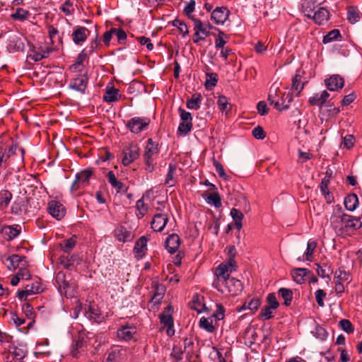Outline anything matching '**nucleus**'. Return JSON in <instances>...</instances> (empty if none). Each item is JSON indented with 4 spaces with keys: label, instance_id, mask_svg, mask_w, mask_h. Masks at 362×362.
I'll list each match as a JSON object with an SVG mask.
<instances>
[{
    "label": "nucleus",
    "instance_id": "1",
    "mask_svg": "<svg viewBox=\"0 0 362 362\" xmlns=\"http://www.w3.org/2000/svg\"><path fill=\"white\" fill-rule=\"evenodd\" d=\"M236 268V262L232 258L219 264L216 269L213 287L223 294L237 296L240 293L243 288L242 282L230 276V273L235 271Z\"/></svg>",
    "mask_w": 362,
    "mask_h": 362
},
{
    "label": "nucleus",
    "instance_id": "2",
    "mask_svg": "<svg viewBox=\"0 0 362 362\" xmlns=\"http://www.w3.org/2000/svg\"><path fill=\"white\" fill-rule=\"evenodd\" d=\"M330 223L336 234L339 236L350 235L354 230L362 227L360 218L345 214L339 205L333 208Z\"/></svg>",
    "mask_w": 362,
    "mask_h": 362
},
{
    "label": "nucleus",
    "instance_id": "3",
    "mask_svg": "<svg viewBox=\"0 0 362 362\" xmlns=\"http://www.w3.org/2000/svg\"><path fill=\"white\" fill-rule=\"evenodd\" d=\"M268 100L270 105H274L279 111L286 110L289 108L291 102L293 101L292 93H279L277 88L273 89L271 88Z\"/></svg>",
    "mask_w": 362,
    "mask_h": 362
},
{
    "label": "nucleus",
    "instance_id": "4",
    "mask_svg": "<svg viewBox=\"0 0 362 362\" xmlns=\"http://www.w3.org/2000/svg\"><path fill=\"white\" fill-rule=\"evenodd\" d=\"M26 351L15 344L0 348V362H23Z\"/></svg>",
    "mask_w": 362,
    "mask_h": 362
},
{
    "label": "nucleus",
    "instance_id": "5",
    "mask_svg": "<svg viewBox=\"0 0 362 362\" xmlns=\"http://www.w3.org/2000/svg\"><path fill=\"white\" fill-rule=\"evenodd\" d=\"M151 119L146 117H134L127 121V128L134 134H139L146 130L149 126Z\"/></svg>",
    "mask_w": 362,
    "mask_h": 362
},
{
    "label": "nucleus",
    "instance_id": "6",
    "mask_svg": "<svg viewBox=\"0 0 362 362\" xmlns=\"http://www.w3.org/2000/svg\"><path fill=\"white\" fill-rule=\"evenodd\" d=\"M92 175L93 170L90 168L86 169L77 173L76 179L71 187V190L75 192L82 187L88 186Z\"/></svg>",
    "mask_w": 362,
    "mask_h": 362
},
{
    "label": "nucleus",
    "instance_id": "7",
    "mask_svg": "<svg viewBox=\"0 0 362 362\" xmlns=\"http://www.w3.org/2000/svg\"><path fill=\"white\" fill-rule=\"evenodd\" d=\"M172 311L173 308L169 305L165 308V310L159 315L160 323L167 327L166 332L170 337L175 334V329L173 328V318L171 315Z\"/></svg>",
    "mask_w": 362,
    "mask_h": 362
},
{
    "label": "nucleus",
    "instance_id": "8",
    "mask_svg": "<svg viewBox=\"0 0 362 362\" xmlns=\"http://www.w3.org/2000/svg\"><path fill=\"white\" fill-rule=\"evenodd\" d=\"M122 153V164L127 166L139 158L140 149L136 144H131L123 150Z\"/></svg>",
    "mask_w": 362,
    "mask_h": 362
},
{
    "label": "nucleus",
    "instance_id": "9",
    "mask_svg": "<svg viewBox=\"0 0 362 362\" xmlns=\"http://www.w3.org/2000/svg\"><path fill=\"white\" fill-rule=\"evenodd\" d=\"M42 291V284L39 281H35L31 284L26 285L25 289L18 291L17 296L21 300H26L28 296L40 293Z\"/></svg>",
    "mask_w": 362,
    "mask_h": 362
},
{
    "label": "nucleus",
    "instance_id": "10",
    "mask_svg": "<svg viewBox=\"0 0 362 362\" xmlns=\"http://www.w3.org/2000/svg\"><path fill=\"white\" fill-rule=\"evenodd\" d=\"M87 337L83 333H80L78 338L71 345V353L73 357L78 358L79 355L84 352L87 348Z\"/></svg>",
    "mask_w": 362,
    "mask_h": 362
},
{
    "label": "nucleus",
    "instance_id": "11",
    "mask_svg": "<svg viewBox=\"0 0 362 362\" xmlns=\"http://www.w3.org/2000/svg\"><path fill=\"white\" fill-rule=\"evenodd\" d=\"M47 210L49 214L57 220L62 219L66 214L65 207L57 200H51L48 202Z\"/></svg>",
    "mask_w": 362,
    "mask_h": 362
},
{
    "label": "nucleus",
    "instance_id": "12",
    "mask_svg": "<svg viewBox=\"0 0 362 362\" xmlns=\"http://www.w3.org/2000/svg\"><path fill=\"white\" fill-rule=\"evenodd\" d=\"M21 233V226L19 225H3L0 227V233L7 241H11L17 238Z\"/></svg>",
    "mask_w": 362,
    "mask_h": 362
},
{
    "label": "nucleus",
    "instance_id": "13",
    "mask_svg": "<svg viewBox=\"0 0 362 362\" xmlns=\"http://www.w3.org/2000/svg\"><path fill=\"white\" fill-rule=\"evenodd\" d=\"M88 78L86 74H81L71 80L69 87L76 91L85 94Z\"/></svg>",
    "mask_w": 362,
    "mask_h": 362
},
{
    "label": "nucleus",
    "instance_id": "14",
    "mask_svg": "<svg viewBox=\"0 0 362 362\" xmlns=\"http://www.w3.org/2000/svg\"><path fill=\"white\" fill-rule=\"evenodd\" d=\"M229 14L230 11L226 7H217L212 11L211 19L217 25H223L228 19Z\"/></svg>",
    "mask_w": 362,
    "mask_h": 362
},
{
    "label": "nucleus",
    "instance_id": "15",
    "mask_svg": "<svg viewBox=\"0 0 362 362\" xmlns=\"http://www.w3.org/2000/svg\"><path fill=\"white\" fill-rule=\"evenodd\" d=\"M127 351L125 349L115 346L109 352L105 362H122L126 360Z\"/></svg>",
    "mask_w": 362,
    "mask_h": 362
},
{
    "label": "nucleus",
    "instance_id": "16",
    "mask_svg": "<svg viewBox=\"0 0 362 362\" xmlns=\"http://www.w3.org/2000/svg\"><path fill=\"white\" fill-rule=\"evenodd\" d=\"M136 332V329L134 326L126 324L118 329L117 335L119 339L129 341L133 339Z\"/></svg>",
    "mask_w": 362,
    "mask_h": 362
},
{
    "label": "nucleus",
    "instance_id": "17",
    "mask_svg": "<svg viewBox=\"0 0 362 362\" xmlns=\"http://www.w3.org/2000/svg\"><path fill=\"white\" fill-rule=\"evenodd\" d=\"M325 84L328 90L335 91L344 87V80L339 75H332L325 80Z\"/></svg>",
    "mask_w": 362,
    "mask_h": 362
},
{
    "label": "nucleus",
    "instance_id": "18",
    "mask_svg": "<svg viewBox=\"0 0 362 362\" xmlns=\"http://www.w3.org/2000/svg\"><path fill=\"white\" fill-rule=\"evenodd\" d=\"M81 262V258L77 255H62L59 258V263L66 269H70Z\"/></svg>",
    "mask_w": 362,
    "mask_h": 362
},
{
    "label": "nucleus",
    "instance_id": "19",
    "mask_svg": "<svg viewBox=\"0 0 362 362\" xmlns=\"http://www.w3.org/2000/svg\"><path fill=\"white\" fill-rule=\"evenodd\" d=\"M6 260L9 262L7 265L9 270L19 269L22 265L28 266V262L25 256L14 254L8 257Z\"/></svg>",
    "mask_w": 362,
    "mask_h": 362
},
{
    "label": "nucleus",
    "instance_id": "20",
    "mask_svg": "<svg viewBox=\"0 0 362 362\" xmlns=\"http://www.w3.org/2000/svg\"><path fill=\"white\" fill-rule=\"evenodd\" d=\"M147 242L148 239L146 236H141L136 240L134 247V252L136 259H141L146 255Z\"/></svg>",
    "mask_w": 362,
    "mask_h": 362
},
{
    "label": "nucleus",
    "instance_id": "21",
    "mask_svg": "<svg viewBox=\"0 0 362 362\" xmlns=\"http://www.w3.org/2000/svg\"><path fill=\"white\" fill-rule=\"evenodd\" d=\"M168 216L165 214H157L151 221V228L154 231L160 232L168 223Z\"/></svg>",
    "mask_w": 362,
    "mask_h": 362
},
{
    "label": "nucleus",
    "instance_id": "22",
    "mask_svg": "<svg viewBox=\"0 0 362 362\" xmlns=\"http://www.w3.org/2000/svg\"><path fill=\"white\" fill-rule=\"evenodd\" d=\"M90 33L86 27H77L72 33V40L76 45H81L84 42Z\"/></svg>",
    "mask_w": 362,
    "mask_h": 362
},
{
    "label": "nucleus",
    "instance_id": "23",
    "mask_svg": "<svg viewBox=\"0 0 362 362\" xmlns=\"http://www.w3.org/2000/svg\"><path fill=\"white\" fill-rule=\"evenodd\" d=\"M114 236L118 241L122 243L132 240V239L131 231L123 226H119L115 229Z\"/></svg>",
    "mask_w": 362,
    "mask_h": 362
},
{
    "label": "nucleus",
    "instance_id": "24",
    "mask_svg": "<svg viewBox=\"0 0 362 362\" xmlns=\"http://www.w3.org/2000/svg\"><path fill=\"white\" fill-rule=\"evenodd\" d=\"M159 153V145L158 142L153 141L152 139H148L145 148L144 154V159H153V156Z\"/></svg>",
    "mask_w": 362,
    "mask_h": 362
},
{
    "label": "nucleus",
    "instance_id": "25",
    "mask_svg": "<svg viewBox=\"0 0 362 362\" xmlns=\"http://www.w3.org/2000/svg\"><path fill=\"white\" fill-rule=\"evenodd\" d=\"M165 248L170 253H175L180 245V238L177 234L170 235L165 240Z\"/></svg>",
    "mask_w": 362,
    "mask_h": 362
},
{
    "label": "nucleus",
    "instance_id": "26",
    "mask_svg": "<svg viewBox=\"0 0 362 362\" xmlns=\"http://www.w3.org/2000/svg\"><path fill=\"white\" fill-rule=\"evenodd\" d=\"M311 18L317 24L323 25L329 19V11L324 7H320L317 11H315Z\"/></svg>",
    "mask_w": 362,
    "mask_h": 362
},
{
    "label": "nucleus",
    "instance_id": "27",
    "mask_svg": "<svg viewBox=\"0 0 362 362\" xmlns=\"http://www.w3.org/2000/svg\"><path fill=\"white\" fill-rule=\"evenodd\" d=\"M107 179L111 186L115 188L117 193L126 192L127 188L119 180H118L113 171H109L107 174Z\"/></svg>",
    "mask_w": 362,
    "mask_h": 362
},
{
    "label": "nucleus",
    "instance_id": "28",
    "mask_svg": "<svg viewBox=\"0 0 362 362\" xmlns=\"http://www.w3.org/2000/svg\"><path fill=\"white\" fill-rule=\"evenodd\" d=\"M309 274H310V271L305 268H295L291 272L293 280L298 284H303L305 276Z\"/></svg>",
    "mask_w": 362,
    "mask_h": 362
},
{
    "label": "nucleus",
    "instance_id": "29",
    "mask_svg": "<svg viewBox=\"0 0 362 362\" xmlns=\"http://www.w3.org/2000/svg\"><path fill=\"white\" fill-rule=\"evenodd\" d=\"M329 97V93L327 90H323L321 93H315L312 97L309 98L308 103L311 105L322 107L325 103Z\"/></svg>",
    "mask_w": 362,
    "mask_h": 362
},
{
    "label": "nucleus",
    "instance_id": "30",
    "mask_svg": "<svg viewBox=\"0 0 362 362\" xmlns=\"http://www.w3.org/2000/svg\"><path fill=\"white\" fill-rule=\"evenodd\" d=\"M56 282L61 290H63L66 296H71V293L68 294L69 289L71 288L69 281L66 279V274L63 272H59L56 276Z\"/></svg>",
    "mask_w": 362,
    "mask_h": 362
},
{
    "label": "nucleus",
    "instance_id": "31",
    "mask_svg": "<svg viewBox=\"0 0 362 362\" xmlns=\"http://www.w3.org/2000/svg\"><path fill=\"white\" fill-rule=\"evenodd\" d=\"M302 74L300 70H297L292 79L291 88L297 92L296 96H299L300 92L304 88L305 83L302 81Z\"/></svg>",
    "mask_w": 362,
    "mask_h": 362
},
{
    "label": "nucleus",
    "instance_id": "32",
    "mask_svg": "<svg viewBox=\"0 0 362 362\" xmlns=\"http://www.w3.org/2000/svg\"><path fill=\"white\" fill-rule=\"evenodd\" d=\"M13 198L12 193L7 189L0 191V211H5Z\"/></svg>",
    "mask_w": 362,
    "mask_h": 362
},
{
    "label": "nucleus",
    "instance_id": "33",
    "mask_svg": "<svg viewBox=\"0 0 362 362\" xmlns=\"http://www.w3.org/2000/svg\"><path fill=\"white\" fill-rule=\"evenodd\" d=\"M315 2L313 0H303L301 3V11L305 16L311 18L315 13Z\"/></svg>",
    "mask_w": 362,
    "mask_h": 362
},
{
    "label": "nucleus",
    "instance_id": "34",
    "mask_svg": "<svg viewBox=\"0 0 362 362\" xmlns=\"http://www.w3.org/2000/svg\"><path fill=\"white\" fill-rule=\"evenodd\" d=\"M85 316L96 322H100L103 319V317L98 309L90 305L88 306V310H86Z\"/></svg>",
    "mask_w": 362,
    "mask_h": 362
},
{
    "label": "nucleus",
    "instance_id": "35",
    "mask_svg": "<svg viewBox=\"0 0 362 362\" xmlns=\"http://www.w3.org/2000/svg\"><path fill=\"white\" fill-rule=\"evenodd\" d=\"M344 204L347 210L353 211L358 205V197L355 194H349L345 197Z\"/></svg>",
    "mask_w": 362,
    "mask_h": 362
},
{
    "label": "nucleus",
    "instance_id": "36",
    "mask_svg": "<svg viewBox=\"0 0 362 362\" xmlns=\"http://www.w3.org/2000/svg\"><path fill=\"white\" fill-rule=\"evenodd\" d=\"M194 23V32L199 33L207 37L209 35V32L207 30V27L209 28H211V26L208 25H204L200 19L194 18L192 20Z\"/></svg>",
    "mask_w": 362,
    "mask_h": 362
},
{
    "label": "nucleus",
    "instance_id": "37",
    "mask_svg": "<svg viewBox=\"0 0 362 362\" xmlns=\"http://www.w3.org/2000/svg\"><path fill=\"white\" fill-rule=\"evenodd\" d=\"M22 310L25 317L31 320L27 325L28 329H30L35 322L34 318L35 317V313L33 311V307L28 303H23L22 305Z\"/></svg>",
    "mask_w": 362,
    "mask_h": 362
},
{
    "label": "nucleus",
    "instance_id": "38",
    "mask_svg": "<svg viewBox=\"0 0 362 362\" xmlns=\"http://www.w3.org/2000/svg\"><path fill=\"white\" fill-rule=\"evenodd\" d=\"M202 96L200 93H194L187 100V107L190 110H198L200 107Z\"/></svg>",
    "mask_w": 362,
    "mask_h": 362
},
{
    "label": "nucleus",
    "instance_id": "39",
    "mask_svg": "<svg viewBox=\"0 0 362 362\" xmlns=\"http://www.w3.org/2000/svg\"><path fill=\"white\" fill-rule=\"evenodd\" d=\"M76 244V236H72L69 239H66L63 240L59 246L61 250L66 253H69Z\"/></svg>",
    "mask_w": 362,
    "mask_h": 362
},
{
    "label": "nucleus",
    "instance_id": "40",
    "mask_svg": "<svg viewBox=\"0 0 362 362\" xmlns=\"http://www.w3.org/2000/svg\"><path fill=\"white\" fill-rule=\"evenodd\" d=\"M76 7H77V6L75 4L74 0H66L60 6V10L66 16H71V15L74 14V13L75 12V10H76Z\"/></svg>",
    "mask_w": 362,
    "mask_h": 362
},
{
    "label": "nucleus",
    "instance_id": "41",
    "mask_svg": "<svg viewBox=\"0 0 362 362\" xmlns=\"http://www.w3.org/2000/svg\"><path fill=\"white\" fill-rule=\"evenodd\" d=\"M230 216L235 222L236 228L240 230L243 227L242 221L244 218L243 214L240 210L233 208L230 210Z\"/></svg>",
    "mask_w": 362,
    "mask_h": 362
},
{
    "label": "nucleus",
    "instance_id": "42",
    "mask_svg": "<svg viewBox=\"0 0 362 362\" xmlns=\"http://www.w3.org/2000/svg\"><path fill=\"white\" fill-rule=\"evenodd\" d=\"M119 90L115 88L107 89L103 95V100L107 103H112L118 100Z\"/></svg>",
    "mask_w": 362,
    "mask_h": 362
},
{
    "label": "nucleus",
    "instance_id": "43",
    "mask_svg": "<svg viewBox=\"0 0 362 362\" xmlns=\"http://www.w3.org/2000/svg\"><path fill=\"white\" fill-rule=\"evenodd\" d=\"M278 293L284 299V304L286 306H288L291 305V301L293 300V291L291 289L286 288H281L278 291Z\"/></svg>",
    "mask_w": 362,
    "mask_h": 362
},
{
    "label": "nucleus",
    "instance_id": "44",
    "mask_svg": "<svg viewBox=\"0 0 362 362\" xmlns=\"http://www.w3.org/2000/svg\"><path fill=\"white\" fill-rule=\"evenodd\" d=\"M204 197L208 204L214 205L215 207H220L221 206V199L217 192L210 193Z\"/></svg>",
    "mask_w": 362,
    "mask_h": 362
},
{
    "label": "nucleus",
    "instance_id": "45",
    "mask_svg": "<svg viewBox=\"0 0 362 362\" xmlns=\"http://www.w3.org/2000/svg\"><path fill=\"white\" fill-rule=\"evenodd\" d=\"M351 281V275L349 272H346L344 269L339 268L335 272L334 281H339L344 283L345 281L349 282Z\"/></svg>",
    "mask_w": 362,
    "mask_h": 362
},
{
    "label": "nucleus",
    "instance_id": "46",
    "mask_svg": "<svg viewBox=\"0 0 362 362\" xmlns=\"http://www.w3.org/2000/svg\"><path fill=\"white\" fill-rule=\"evenodd\" d=\"M341 37L340 31L337 29H334L323 37L322 42L324 44L329 43L333 41L337 40Z\"/></svg>",
    "mask_w": 362,
    "mask_h": 362
},
{
    "label": "nucleus",
    "instance_id": "47",
    "mask_svg": "<svg viewBox=\"0 0 362 362\" xmlns=\"http://www.w3.org/2000/svg\"><path fill=\"white\" fill-rule=\"evenodd\" d=\"M153 288L155 289V293L152 297L151 300L155 303H158L163 297V295L165 293V288L163 285H160L158 284H154Z\"/></svg>",
    "mask_w": 362,
    "mask_h": 362
},
{
    "label": "nucleus",
    "instance_id": "48",
    "mask_svg": "<svg viewBox=\"0 0 362 362\" xmlns=\"http://www.w3.org/2000/svg\"><path fill=\"white\" fill-rule=\"evenodd\" d=\"M217 105L219 110L222 112L228 113L231 110V105L228 103V100L225 95L218 97Z\"/></svg>",
    "mask_w": 362,
    "mask_h": 362
},
{
    "label": "nucleus",
    "instance_id": "49",
    "mask_svg": "<svg viewBox=\"0 0 362 362\" xmlns=\"http://www.w3.org/2000/svg\"><path fill=\"white\" fill-rule=\"evenodd\" d=\"M136 214L139 218H143L148 211V206L144 203L143 199H140L136 202Z\"/></svg>",
    "mask_w": 362,
    "mask_h": 362
},
{
    "label": "nucleus",
    "instance_id": "50",
    "mask_svg": "<svg viewBox=\"0 0 362 362\" xmlns=\"http://www.w3.org/2000/svg\"><path fill=\"white\" fill-rule=\"evenodd\" d=\"M199 327L210 333L215 331V327L212 324V320L204 317H201L199 320Z\"/></svg>",
    "mask_w": 362,
    "mask_h": 362
},
{
    "label": "nucleus",
    "instance_id": "51",
    "mask_svg": "<svg viewBox=\"0 0 362 362\" xmlns=\"http://www.w3.org/2000/svg\"><path fill=\"white\" fill-rule=\"evenodd\" d=\"M228 39L227 35L222 30H218V35L215 40V47L216 49H221L225 47Z\"/></svg>",
    "mask_w": 362,
    "mask_h": 362
},
{
    "label": "nucleus",
    "instance_id": "52",
    "mask_svg": "<svg viewBox=\"0 0 362 362\" xmlns=\"http://www.w3.org/2000/svg\"><path fill=\"white\" fill-rule=\"evenodd\" d=\"M172 25L174 27L177 28L180 33H182V37H185L189 34L187 25L184 21H182L179 19H175L174 21H173Z\"/></svg>",
    "mask_w": 362,
    "mask_h": 362
},
{
    "label": "nucleus",
    "instance_id": "53",
    "mask_svg": "<svg viewBox=\"0 0 362 362\" xmlns=\"http://www.w3.org/2000/svg\"><path fill=\"white\" fill-rule=\"evenodd\" d=\"M361 18L359 12L354 7H349L347 11V19L351 23L359 21Z\"/></svg>",
    "mask_w": 362,
    "mask_h": 362
},
{
    "label": "nucleus",
    "instance_id": "54",
    "mask_svg": "<svg viewBox=\"0 0 362 362\" xmlns=\"http://www.w3.org/2000/svg\"><path fill=\"white\" fill-rule=\"evenodd\" d=\"M317 247V243L310 240L307 243V248L305 252V257L307 261H312L313 252Z\"/></svg>",
    "mask_w": 362,
    "mask_h": 362
},
{
    "label": "nucleus",
    "instance_id": "55",
    "mask_svg": "<svg viewBox=\"0 0 362 362\" xmlns=\"http://www.w3.org/2000/svg\"><path fill=\"white\" fill-rule=\"evenodd\" d=\"M196 2L194 0H190L187 5L184 8L183 13L186 15L189 19L194 20L195 18L194 16L192 15V13L195 10Z\"/></svg>",
    "mask_w": 362,
    "mask_h": 362
},
{
    "label": "nucleus",
    "instance_id": "56",
    "mask_svg": "<svg viewBox=\"0 0 362 362\" xmlns=\"http://www.w3.org/2000/svg\"><path fill=\"white\" fill-rule=\"evenodd\" d=\"M175 173V167L170 164L168 167V172L166 175L165 184L168 185L169 187H172L175 185V180H174V175Z\"/></svg>",
    "mask_w": 362,
    "mask_h": 362
},
{
    "label": "nucleus",
    "instance_id": "57",
    "mask_svg": "<svg viewBox=\"0 0 362 362\" xmlns=\"http://www.w3.org/2000/svg\"><path fill=\"white\" fill-rule=\"evenodd\" d=\"M52 51L53 49L49 47H46L45 49L40 48V50L35 54V60L40 61L42 59L47 58Z\"/></svg>",
    "mask_w": 362,
    "mask_h": 362
},
{
    "label": "nucleus",
    "instance_id": "58",
    "mask_svg": "<svg viewBox=\"0 0 362 362\" xmlns=\"http://www.w3.org/2000/svg\"><path fill=\"white\" fill-rule=\"evenodd\" d=\"M112 31L117 38L118 43L120 45L124 44L127 40V33L122 28H112Z\"/></svg>",
    "mask_w": 362,
    "mask_h": 362
},
{
    "label": "nucleus",
    "instance_id": "59",
    "mask_svg": "<svg viewBox=\"0 0 362 362\" xmlns=\"http://www.w3.org/2000/svg\"><path fill=\"white\" fill-rule=\"evenodd\" d=\"M272 310L273 308H270L268 305L264 306L259 314V318H262L264 320H267L272 318L274 316Z\"/></svg>",
    "mask_w": 362,
    "mask_h": 362
},
{
    "label": "nucleus",
    "instance_id": "60",
    "mask_svg": "<svg viewBox=\"0 0 362 362\" xmlns=\"http://www.w3.org/2000/svg\"><path fill=\"white\" fill-rule=\"evenodd\" d=\"M340 328L348 334L353 333L354 331L351 322L349 320L343 319L339 322Z\"/></svg>",
    "mask_w": 362,
    "mask_h": 362
},
{
    "label": "nucleus",
    "instance_id": "61",
    "mask_svg": "<svg viewBox=\"0 0 362 362\" xmlns=\"http://www.w3.org/2000/svg\"><path fill=\"white\" fill-rule=\"evenodd\" d=\"M23 206L22 199H16L11 205V212L13 214H20L23 211Z\"/></svg>",
    "mask_w": 362,
    "mask_h": 362
},
{
    "label": "nucleus",
    "instance_id": "62",
    "mask_svg": "<svg viewBox=\"0 0 362 362\" xmlns=\"http://www.w3.org/2000/svg\"><path fill=\"white\" fill-rule=\"evenodd\" d=\"M261 303L262 301L259 298H253L248 302L247 307L248 310H251L252 313H255L259 309Z\"/></svg>",
    "mask_w": 362,
    "mask_h": 362
},
{
    "label": "nucleus",
    "instance_id": "63",
    "mask_svg": "<svg viewBox=\"0 0 362 362\" xmlns=\"http://www.w3.org/2000/svg\"><path fill=\"white\" fill-rule=\"evenodd\" d=\"M267 303L268 306L276 310L279 306V303L276 299V295L274 293H269L267 297Z\"/></svg>",
    "mask_w": 362,
    "mask_h": 362
},
{
    "label": "nucleus",
    "instance_id": "64",
    "mask_svg": "<svg viewBox=\"0 0 362 362\" xmlns=\"http://www.w3.org/2000/svg\"><path fill=\"white\" fill-rule=\"evenodd\" d=\"M199 296H196L193 297L192 302V308L197 310L198 313H202L206 308L205 305L199 301Z\"/></svg>",
    "mask_w": 362,
    "mask_h": 362
}]
</instances>
